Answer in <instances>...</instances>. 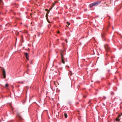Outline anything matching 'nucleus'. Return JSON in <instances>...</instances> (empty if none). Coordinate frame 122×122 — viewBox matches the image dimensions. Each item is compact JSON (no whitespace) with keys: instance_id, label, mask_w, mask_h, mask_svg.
I'll return each instance as SVG.
<instances>
[{"instance_id":"1","label":"nucleus","mask_w":122,"mask_h":122,"mask_svg":"<svg viewBox=\"0 0 122 122\" xmlns=\"http://www.w3.org/2000/svg\"><path fill=\"white\" fill-rule=\"evenodd\" d=\"M101 3L100 1H97L92 3L90 4L89 5V7L91 8L93 6H96L99 5Z\"/></svg>"},{"instance_id":"2","label":"nucleus","mask_w":122,"mask_h":122,"mask_svg":"<svg viewBox=\"0 0 122 122\" xmlns=\"http://www.w3.org/2000/svg\"><path fill=\"white\" fill-rule=\"evenodd\" d=\"M24 113H23L22 112L19 113L17 112V113L16 116L18 117L20 122L22 121L24 119L22 117V116L24 114Z\"/></svg>"},{"instance_id":"3","label":"nucleus","mask_w":122,"mask_h":122,"mask_svg":"<svg viewBox=\"0 0 122 122\" xmlns=\"http://www.w3.org/2000/svg\"><path fill=\"white\" fill-rule=\"evenodd\" d=\"M61 61H62V62L64 64L65 63V61H64V57L63 55V52L62 51H61Z\"/></svg>"},{"instance_id":"4","label":"nucleus","mask_w":122,"mask_h":122,"mask_svg":"<svg viewBox=\"0 0 122 122\" xmlns=\"http://www.w3.org/2000/svg\"><path fill=\"white\" fill-rule=\"evenodd\" d=\"M105 48L107 52H108L109 50V47L107 44H106L104 45Z\"/></svg>"},{"instance_id":"5","label":"nucleus","mask_w":122,"mask_h":122,"mask_svg":"<svg viewBox=\"0 0 122 122\" xmlns=\"http://www.w3.org/2000/svg\"><path fill=\"white\" fill-rule=\"evenodd\" d=\"M3 76L4 78H5L6 77V74L5 70L3 69L2 71Z\"/></svg>"},{"instance_id":"6","label":"nucleus","mask_w":122,"mask_h":122,"mask_svg":"<svg viewBox=\"0 0 122 122\" xmlns=\"http://www.w3.org/2000/svg\"><path fill=\"white\" fill-rule=\"evenodd\" d=\"M105 33L104 31H102V33L101 35V36L102 37V38H104L105 37Z\"/></svg>"},{"instance_id":"7","label":"nucleus","mask_w":122,"mask_h":122,"mask_svg":"<svg viewBox=\"0 0 122 122\" xmlns=\"http://www.w3.org/2000/svg\"><path fill=\"white\" fill-rule=\"evenodd\" d=\"M3 4L2 0H0V7H2V5Z\"/></svg>"},{"instance_id":"8","label":"nucleus","mask_w":122,"mask_h":122,"mask_svg":"<svg viewBox=\"0 0 122 122\" xmlns=\"http://www.w3.org/2000/svg\"><path fill=\"white\" fill-rule=\"evenodd\" d=\"M25 56L26 59L28 60H29V59L28 57L29 56V54H28V53H26L25 54Z\"/></svg>"},{"instance_id":"9","label":"nucleus","mask_w":122,"mask_h":122,"mask_svg":"<svg viewBox=\"0 0 122 122\" xmlns=\"http://www.w3.org/2000/svg\"><path fill=\"white\" fill-rule=\"evenodd\" d=\"M118 117H118L116 119V121H117L118 122H119L120 120V119H119Z\"/></svg>"},{"instance_id":"10","label":"nucleus","mask_w":122,"mask_h":122,"mask_svg":"<svg viewBox=\"0 0 122 122\" xmlns=\"http://www.w3.org/2000/svg\"><path fill=\"white\" fill-rule=\"evenodd\" d=\"M64 116H65V118H67V114L66 113H64Z\"/></svg>"},{"instance_id":"11","label":"nucleus","mask_w":122,"mask_h":122,"mask_svg":"<svg viewBox=\"0 0 122 122\" xmlns=\"http://www.w3.org/2000/svg\"><path fill=\"white\" fill-rule=\"evenodd\" d=\"M9 86V85L7 83H6L5 85V87H8Z\"/></svg>"},{"instance_id":"12","label":"nucleus","mask_w":122,"mask_h":122,"mask_svg":"<svg viewBox=\"0 0 122 122\" xmlns=\"http://www.w3.org/2000/svg\"><path fill=\"white\" fill-rule=\"evenodd\" d=\"M69 74L71 76L72 75V73L71 71H70L69 73Z\"/></svg>"},{"instance_id":"13","label":"nucleus","mask_w":122,"mask_h":122,"mask_svg":"<svg viewBox=\"0 0 122 122\" xmlns=\"http://www.w3.org/2000/svg\"><path fill=\"white\" fill-rule=\"evenodd\" d=\"M55 5V4L54 3H53L51 6V7H52V8H53L54 7V5Z\"/></svg>"},{"instance_id":"14","label":"nucleus","mask_w":122,"mask_h":122,"mask_svg":"<svg viewBox=\"0 0 122 122\" xmlns=\"http://www.w3.org/2000/svg\"><path fill=\"white\" fill-rule=\"evenodd\" d=\"M122 115V112L121 113V115H120L118 116V117H121V116Z\"/></svg>"},{"instance_id":"15","label":"nucleus","mask_w":122,"mask_h":122,"mask_svg":"<svg viewBox=\"0 0 122 122\" xmlns=\"http://www.w3.org/2000/svg\"><path fill=\"white\" fill-rule=\"evenodd\" d=\"M67 23L68 24V25H70V24L68 22H67Z\"/></svg>"},{"instance_id":"16","label":"nucleus","mask_w":122,"mask_h":122,"mask_svg":"<svg viewBox=\"0 0 122 122\" xmlns=\"http://www.w3.org/2000/svg\"><path fill=\"white\" fill-rule=\"evenodd\" d=\"M53 8H52V7H51V8L50 9V10H51Z\"/></svg>"},{"instance_id":"17","label":"nucleus","mask_w":122,"mask_h":122,"mask_svg":"<svg viewBox=\"0 0 122 122\" xmlns=\"http://www.w3.org/2000/svg\"><path fill=\"white\" fill-rule=\"evenodd\" d=\"M45 10H46V11H47V10H48V9H45Z\"/></svg>"},{"instance_id":"18","label":"nucleus","mask_w":122,"mask_h":122,"mask_svg":"<svg viewBox=\"0 0 122 122\" xmlns=\"http://www.w3.org/2000/svg\"><path fill=\"white\" fill-rule=\"evenodd\" d=\"M8 24H6V25H8Z\"/></svg>"},{"instance_id":"19","label":"nucleus","mask_w":122,"mask_h":122,"mask_svg":"<svg viewBox=\"0 0 122 122\" xmlns=\"http://www.w3.org/2000/svg\"><path fill=\"white\" fill-rule=\"evenodd\" d=\"M113 29V27H112V29Z\"/></svg>"},{"instance_id":"20","label":"nucleus","mask_w":122,"mask_h":122,"mask_svg":"<svg viewBox=\"0 0 122 122\" xmlns=\"http://www.w3.org/2000/svg\"><path fill=\"white\" fill-rule=\"evenodd\" d=\"M0 26H1V25H0Z\"/></svg>"},{"instance_id":"21","label":"nucleus","mask_w":122,"mask_h":122,"mask_svg":"<svg viewBox=\"0 0 122 122\" xmlns=\"http://www.w3.org/2000/svg\"><path fill=\"white\" fill-rule=\"evenodd\" d=\"M59 31H58V33H59Z\"/></svg>"},{"instance_id":"22","label":"nucleus","mask_w":122,"mask_h":122,"mask_svg":"<svg viewBox=\"0 0 122 122\" xmlns=\"http://www.w3.org/2000/svg\"><path fill=\"white\" fill-rule=\"evenodd\" d=\"M65 41H66V40H65Z\"/></svg>"},{"instance_id":"23","label":"nucleus","mask_w":122,"mask_h":122,"mask_svg":"<svg viewBox=\"0 0 122 122\" xmlns=\"http://www.w3.org/2000/svg\"><path fill=\"white\" fill-rule=\"evenodd\" d=\"M58 40H59V39H58V40H57V41Z\"/></svg>"}]
</instances>
